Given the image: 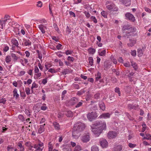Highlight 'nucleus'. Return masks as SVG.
Here are the masks:
<instances>
[{
  "label": "nucleus",
  "mask_w": 151,
  "mask_h": 151,
  "mask_svg": "<svg viewBox=\"0 0 151 151\" xmlns=\"http://www.w3.org/2000/svg\"><path fill=\"white\" fill-rule=\"evenodd\" d=\"M127 30L125 32L126 34L124 37L127 38H130L131 37L137 36V29L135 27H130L129 25L124 26L122 29V30L124 31Z\"/></svg>",
  "instance_id": "1"
},
{
  "label": "nucleus",
  "mask_w": 151,
  "mask_h": 151,
  "mask_svg": "<svg viewBox=\"0 0 151 151\" xmlns=\"http://www.w3.org/2000/svg\"><path fill=\"white\" fill-rule=\"evenodd\" d=\"M106 8L109 11L117 12L118 11V7L113 2L107 1L106 3Z\"/></svg>",
  "instance_id": "2"
},
{
  "label": "nucleus",
  "mask_w": 151,
  "mask_h": 151,
  "mask_svg": "<svg viewBox=\"0 0 151 151\" xmlns=\"http://www.w3.org/2000/svg\"><path fill=\"white\" fill-rule=\"evenodd\" d=\"M86 127V125L84 124L80 123L78 124H75L73 129L80 133Z\"/></svg>",
  "instance_id": "3"
},
{
  "label": "nucleus",
  "mask_w": 151,
  "mask_h": 151,
  "mask_svg": "<svg viewBox=\"0 0 151 151\" xmlns=\"http://www.w3.org/2000/svg\"><path fill=\"white\" fill-rule=\"evenodd\" d=\"M102 132L103 130H105L106 128V124L105 122L96 121L95 124Z\"/></svg>",
  "instance_id": "4"
},
{
  "label": "nucleus",
  "mask_w": 151,
  "mask_h": 151,
  "mask_svg": "<svg viewBox=\"0 0 151 151\" xmlns=\"http://www.w3.org/2000/svg\"><path fill=\"white\" fill-rule=\"evenodd\" d=\"M91 129L92 132L95 134L96 136H99L102 132L101 130L96 126L95 124L91 127Z\"/></svg>",
  "instance_id": "5"
},
{
  "label": "nucleus",
  "mask_w": 151,
  "mask_h": 151,
  "mask_svg": "<svg viewBox=\"0 0 151 151\" xmlns=\"http://www.w3.org/2000/svg\"><path fill=\"white\" fill-rule=\"evenodd\" d=\"M90 139V137L89 133L84 134L81 137V141L83 143H86Z\"/></svg>",
  "instance_id": "6"
},
{
  "label": "nucleus",
  "mask_w": 151,
  "mask_h": 151,
  "mask_svg": "<svg viewBox=\"0 0 151 151\" xmlns=\"http://www.w3.org/2000/svg\"><path fill=\"white\" fill-rule=\"evenodd\" d=\"M118 133L115 131H110L107 134V137L108 138L111 139H113L116 137Z\"/></svg>",
  "instance_id": "7"
},
{
  "label": "nucleus",
  "mask_w": 151,
  "mask_h": 151,
  "mask_svg": "<svg viewBox=\"0 0 151 151\" xmlns=\"http://www.w3.org/2000/svg\"><path fill=\"white\" fill-rule=\"evenodd\" d=\"M96 114L95 112L92 111L91 113H88L87 115V117L88 119L91 121L96 117Z\"/></svg>",
  "instance_id": "8"
},
{
  "label": "nucleus",
  "mask_w": 151,
  "mask_h": 151,
  "mask_svg": "<svg viewBox=\"0 0 151 151\" xmlns=\"http://www.w3.org/2000/svg\"><path fill=\"white\" fill-rule=\"evenodd\" d=\"M43 144L40 142L38 144H35L34 146V148L36 149L35 151H42L43 148Z\"/></svg>",
  "instance_id": "9"
},
{
  "label": "nucleus",
  "mask_w": 151,
  "mask_h": 151,
  "mask_svg": "<svg viewBox=\"0 0 151 151\" xmlns=\"http://www.w3.org/2000/svg\"><path fill=\"white\" fill-rule=\"evenodd\" d=\"M100 143L101 146L103 148H106L108 146V142L106 139H100Z\"/></svg>",
  "instance_id": "10"
},
{
  "label": "nucleus",
  "mask_w": 151,
  "mask_h": 151,
  "mask_svg": "<svg viewBox=\"0 0 151 151\" xmlns=\"http://www.w3.org/2000/svg\"><path fill=\"white\" fill-rule=\"evenodd\" d=\"M125 16L127 18L132 22H134L135 20L134 17L132 14L128 13L125 15Z\"/></svg>",
  "instance_id": "11"
},
{
  "label": "nucleus",
  "mask_w": 151,
  "mask_h": 151,
  "mask_svg": "<svg viewBox=\"0 0 151 151\" xmlns=\"http://www.w3.org/2000/svg\"><path fill=\"white\" fill-rule=\"evenodd\" d=\"M17 149H14V151H24V146L20 142H18L17 145Z\"/></svg>",
  "instance_id": "12"
},
{
  "label": "nucleus",
  "mask_w": 151,
  "mask_h": 151,
  "mask_svg": "<svg viewBox=\"0 0 151 151\" xmlns=\"http://www.w3.org/2000/svg\"><path fill=\"white\" fill-rule=\"evenodd\" d=\"M111 114H110L109 113H102L99 116V118L100 119H108L110 117Z\"/></svg>",
  "instance_id": "13"
},
{
  "label": "nucleus",
  "mask_w": 151,
  "mask_h": 151,
  "mask_svg": "<svg viewBox=\"0 0 151 151\" xmlns=\"http://www.w3.org/2000/svg\"><path fill=\"white\" fill-rule=\"evenodd\" d=\"M129 40L130 42L127 44L128 46L129 47H132L136 42V39H130Z\"/></svg>",
  "instance_id": "14"
},
{
  "label": "nucleus",
  "mask_w": 151,
  "mask_h": 151,
  "mask_svg": "<svg viewBox=\"0 0 151 151\" xmlns=\"http://www.w3.org/2000/svg\"><path fill=\"white\" fill-rule=\"evenodd\" d=\"M38 27L42 33L43 34H45V30L47 29V27L44 24H41L39 25Z\"/></svg>",
  "instance_id": "15"
},
{
  "label": "nucleus",
  "mask_w": 151,
  "mask_h": 151,
  "mask_svg": "<svg viewBox=\"0 0 151 151\" xmlns=\"http://www.w3.org/2000/svg\"><path fill=\"white\" fill-rule=\"evenodd\" d=\"M80 133L75 130H73L72 132V137L76 139H78L80 136Z\"/></svg>",
  "instance_id": "16"
},
{
  "label": "nucleus",
  "mask_w": 151,
  "mask_h": 151,
  "mask_svg": "<svg viewBox=\"0 0 151 151\" xmlns=\"http://www.w3.org/2000/svg\"><path fill=\"white\" fill-rule=\"evenodd\" d=\"M78 101L77 98H72L70 101L69 103L70 105H73L78 103Z\"/></svg>",
  "instance_id": "17"
},
{
  "label": "nucleus",
  "mask_w": 151,
  "mask_h": 151,
  "mask_svg": "<svg viewBox=\"0 0 151 151\" xmlns=\"http://www.w3.org/2000/svg\"><path fill=\"white\" fill-rule=\"evenodd\" d=\"M121 1L126 6H129L131 4V0H121Z\"/></svg>",
  "instance_id": "18"
},
{
  "label": "nucleus",
  "mask_w": 151,
  "mask_h": 151,
  "mask_svg": "<svg viewBox=\"0 0 151 151\" xmlns=\"http://www.w3.org/2000/svg\"><path fill=\"white\" fill-rule=\"evenodd\" d=\"M7 21L6 19H4L3 18L1 19L0 21V25L2 29H3L4 26H5V23Z\"/></svg>",
  "instance_id": "19"
},
{
  "label": "nucleus",
  "mask_w": 151,
  "mask_h": 151,
  "mask_svg": "<svg viewBox=\"0 0 151 151\" xmlns=\"http://www.w3.org/2000/svg\"><path fill=\"white\" fill-rule=\"evenodd\" d=\"M99 106L100 109L103 111H104L105 109V105L104 103L102 102H100L99 103Z\"/></svg>",
  "instance_id": "20"
},
{
  "label": "nucleus",
  "mask_w": 151,
  "mask_h": 151,
  "mask_svg": "<svg viewBox=\"0 0 151 151\" xmlns=\"http://www.w3.org/2000/svg\"><path fill=\"white\" fill-rule=\"evenodd\" d=\"M122 149V146L121 145H118L114 147V151H121Z\"/></svg>",
  "instance_id": "21"
},
{
  "label": "nucleus",
  "mask_w": 151,
  "mask_h": 151,
  "mask_svg": "<svg viewBox=\"0 0 151 151\" xmlns=\"http://www.w3.org/2000/svg\"><path fill=\"white\" fill-rule=\"evenodd\" d=\"M45 124H44L43 125L40 126V127L39 129V133H41L43 132L45 130L44 126Z\"/></svg>",
  "instance_id": "22"
},
{
  "label": "nucleus",
  "mask_w": 151,
  "mask_h": 151,
  "mask_svg": "<svg viewBox=\"0 0 151 151\" xmlns=\"http://www.w3.org/2000/svg\"><path fill=\"white\" fill-rule=\"evenodd\" d=\"M24 45L26 46L31 45V42L29 40L24 39Z\"/></svg>",
  "instance_id": "23"
},
{
  "label": "nucleus",
  "mask_w": 151,
  "mask_h": 151,
  "mask_svg": "<svg viewBox=\"0 0 151 151\" xmlns=\"http://www.w3.org/2000/svg\"><path fill=\"white\" fill-rule=\"evenodd\" d=\"M81 150L82 148L79 145H77L74 148L73 151H80Z\"/></svg>",
  "instance_id": "24"
},
{
  "label": "nucleus",
  "mask_w": 151,
  "mask_h": 151,
  "mask_svg": "<svg viewBox=\"0 0 151 151\" xmlns=\"http://www.w3.org/2000/svg\"><path fill=\"white\" fill-rule=\"evenodd\" d=\"M53 126L56 129L58 130L60 129V126L59 124L57 122H54L53 123Z\"/></svg>",
  "instance_id": "25"
},
{
  "label": "nucleus",
  "mask_w": 151,
  "mask_h": 151,
  "mask_svg": "<svg viewBox=\"0 0 151 151\" xmlns=\"http://www.w3.org/2000/svg\"><path fill=\"white\" fill-rule=\"evenodd\" d=\"M13 96H15L16 99H17L19 96V94L17 93V90L15 88L13 91Z\"/></svg>",
  "instance_id": "26"
},
{
  "label": "nucleus",
  "mask_w": 151,
  "mask_h": 151,
  "mask_svg": "<svg viewBox=\"0 0 151 151\" xmlns=\"http://www.w3.org/2000/svg\"><path fill=\"white\" fill-rule=\"evenodd\" d=\"M11 56L14 61H16L18 59V57L14 53H11Z\"/></svg>",
  "instance_id": "27"
},
{
  "label": "nucleus",
  "mask_w": 151,
  "mask_h": 151,
  "mask_svg": "<svg viewBox=\"0 0 151 151\" xmlns=\"http://www.w3.org/2000/svg\"><path fill=\"white\" fill-rule=\"evenodd\" d=\"M12 43L14 45H15L17 46H18V42L17 40L15 39H13L12 40Z\"/></svg>",
  "instance_id": "28"
},
{
  "label": "nucleus",
  "mask_w": 151,
  "mask_h": 151,
  "mask_svg": "<svg viewBox=\"0 0 151 151\" xmlns=\"http://www.w3.org/2000/svg\"><path fill=\"white\" fill-rule=\"evenodd\" d=\"M70 71L68 69H65L62 71V73L63 75H65L67 74H68Z\"/></svg>",
  "instance_id": "29"
},
{
  "label": "nucleus",
  "mask_w": 151,
  "mask_h": 151,
  "mask_svg": "<svg viewBox=\"0 0 151 151\" xmlns=\"http://www.w3.org/2000/svg\"><path fill=\"white\" fill-rule=\"evenodd\" d=\"M88 51L90 54H93L95 52V50L94 49L90 48L88 49Z\"/></svg>",
  "instance_id": "30"
},
{
  "label": "nucleus",
  "mask_w": 151,
  "mask_h": 151,
  "mask_svg": "<svg viewBox=\"0 0 151 151\" xmlns=\"http://www.w3.org/2000/svg\"><path fill=\"white\" fill-rule=\"evenodd\" d=\"M101 15L104 17L105 18H106L107 17V13L106 12L104 11H103L101 12Z\"/></svg>",
  "instance_id": "31"
},
{
  "label": "nucleus",
  "mask_w": 151,
  "mask_h": 151,
  "mask_svg": "<svg viewBox=\"0 0 151 151\" xmlns=\"http://www.w3.org/2000/svg\"><path fill=\"white\" fill-rule=\"evenodd\" d=\"M38 87V85L35 82H33L32 84V86L31 88L32 91L34 88H37Z\"/></svg>",
  "instance_id": "32"
},
{
  "label": "nucleus",
  "mask_w": 151,
  "mask_h": 151,
  "mask_svg": "<svg viewBox=\"0 0 151 151\" xmlns=\"http://www.w3.org/2000/svg\"><path fill=\"white\" fill-rule=\"evenodd\" d=\"M115 92L117 93L119 96H121V93L119 88L116 87L115 89Z\"/></svg>",
  "instance_id": "33"
},
{
  "label": "nucleus",
  "mask_w": 151,
  "mask_h": 151,
  "mask_svg": "<svg viewBox=\"0 0 151 151\" xmlns=\"http://www.w3.org/2000/svg\"><path fill=\"white\" fill-rule=\"evenodd\" d=\"M91 151H99V149L97 147L93 146L91 147Z\"/></svg>",
  "instance_id": "34"
},
{
  "label": "nucleus",
  "mask_w": 151,
  "mask_h": 151,
  "mask_svg": "<svg viewBox=\"0 0 151 151\" xmlns=\"http://www.w3.org/2000/svg\"><path fill=\"white\" fill-rule=\"evenodd\" d=\"M11 60V57L10 56L8 55L6 56V62L7 63L10 62Z\"/></svg>",
  "instance_id": "35"
},
{
  "label": "nucleus",
  "mask_w": 151,
  "mask_h": 151,
  "mask_svg": "<svg viewBox=\"0 0 151 151\" xmlns=\"http://www.w3.org/2000/svg\"><path fill=\"white\" fill-rule=\"evenodd\" d=\"M137 52L139 56H142L143 54V51L142 50L141 48H139L137 50Z\"/></svg>",
  "instance_id": "36"
},
{
  "label": "nucleus",
  "mask_w": 151,
  "mask_h": 151,
  "mask_svg": "<svg viewBox=\"0 0 151 151\" xmlns=\"http://www.w3.org/2000/svg\"><path fill=\"white\" fill-rule=\"evenodd\" d=\"M66 115L68 117H70L73 116V114L71 111H68L66 114Z\"/></svg>",
  "instance_id": "37"
},
{
  "label": "nucleus",
  "mask_w": 151,
  "mask_h": 151,
  "mask_svg": "<svg viewBox=\"0 0 151 151\" xmlns=\"http://www.w3.org/2000/svg\"><path fill=\"white\" fill-rule=\"evenodd\" d=\"M18 117L19 119L21 121L23 122L24 121L25 119L23 116L21 114H20L18 116Z\"/></svg>",
  "instance_id": "38"
},
{
  "label": "nucleus",
  "mask_w": 151,
  "mask_h": 151,
  "mask_svg": "<svg viewBox=\"0 0 151 151\" xmlns=\"http://www.w3.org/2000/svg\"><path fill=\"white\" fill-rule=\"evenodd\" d=\"M46 104H43L42 106H41V110H45L47 109V107L46 106Z\"/></svg>",
  "instance_id": "39"
},
{
  "label": "nucleus",
  "mask_w": 151,
  "mask_h": 151,
  "mask_svg": "<svg viewBox=\"0 0 151 151\" xmlns=\"http://www.w3.org/2000/svg\"><path fill=\"white\" fill-rule=\"evenodd\" d=\"M91 19L94 23H97V21L95 17L91 16Z\"/></svg>",
  "instance_id": "40"
},
{
  "label": "nucleus",
  "mask_w": 151,
  "mask_h": 151,
  "mask_svg": "<svg viewBox=\"0 0 151 151\" xmlns=\"http://www.w3.org/2000/svg\"><path fill=\"white\" fill-rule=\"evenodd\" d=\"M89 63L91 65H92L93 63V58L91 57H90L89 58Z\"/></svg>",
  "instance_id": "41"
},
{
  "label": "nucleus",
  "mask_w": 151,
  "mask_h": 151,
  "mask_svg": "<svg viewBox=\"0 0 151 151\" xmlns=\"http://www.w3.org/2000/svg\"><path fill=\"white\" fill-rule=\"evenodd\" d=\"M106 51L104 50L99 53V55L100 56H104L106 54Z\"/></svg>",
  "instance_id": "42"
},
{
  "label": "nucleus",
  "mask_w": 151,
  "mask_h": 151,
  "mask_svg": "<svg viewBox=\"0 0 151 151\" xmlns=\"http://www.w3.org/2000/svg\"><path fill=\"white\" fill-rule=\"evenodd\" d=\"M132 65L133 66V68L135 70H136L137 68V67L136 64L135 63H133L131 62Z\"/></svg>",
  "instance_id": "43"
},
{
  "label": "nucleus",
  "mask_w": 151,
  "mask_h": 151,
  "mask_svg": "<svg viewBox=\"0 0 151 151\" xmlns=\"http://www.w3.org/2000/svg\"><path fill=\"white\" fill-rule=\"evenodd\" d=\"M25 92L26 94L27 95H29L30 94V89L29 88L27 87L25 88Z\"/></svg>",
  "instance_id": "44"
},
{
  "label": "nucleus",
  "mask_w": 151,
  "mask_h": 151,
  "mask_svg": "<svg viewBox=\"0 0 151 151\" xmlns=\"http://www.w3.org/2000/svg\"><path fill=\"white\" fill-rule=\"evenodd\" d=\"M48 149L49 151H52V150L53 149V146L52 145L50 144V143H49V144Z\"/></svg>",
  "instance_id": "45"
},
{
  "label": "nucleus",
  "mask_w": 151,
  "mask_h": 151,
  "mask_svg": "<svg viewBox=\"0 0 151 151\" xmlns=\"http://www.w3.org/2000/svg\"><path fill=\"white\" fill-rule=\"evenodd\" d=\"M53 27L55 30L59 32V29L58 27L57 26V24H54L53 25Z\"/></svg>",
  "instance_id": "46"
},
{
  "label": "nucleus",
  "mask_w": 151,
  "mask_h": 151,
  "mask_svg": "<svg viewBox=\"0 0 151 151\" xmlns=\"http://www.w3.org/2000/svg\"><path fill=\"white\" fill-rule=\"evenodd\" d=\"M37 4H38L37 5V7H41L42 6V4L41 1H38L37 2Z\"/></svg>",
  "instance_id": "47"
},
{
  "label": "nucleus",
  "mask_w": 151,
  "mask_h": 151,
  "mask_svg": "<svg viewBox=\"0 0 151 151\" xmlns=\"http://www.w3.org/2000/svg\"><path fill=\"white\" fill-rule=\"evenodd\" d=\"M128 146L130 148H134L136 146V145L135 144H133L131 143H129Z\"/></svg>",
  "instance_id": "48"
},
{
  "label": "nucleus",
  "mask_w": 151,
  "mask_h": 151,
  "mask_svg": "<svg viewBox=\"0 0 151 151\" xmlns=\"http://www.w3.org/2000/svg\"><path fill=\"white\" fill-rule=\"evenodd\" d=\"M83 104V102L82 101L80 102H79L78 103L76 106V108L79 107L81 106Z\"/></svg>",
  "instance_id": "49"
},
{
  "label": "nucleus",
  "mask_w": 151,
  "mask_h": 151,
  "mask_svg": "<svg viewBox=\"0 0 151 151\" xmlns=\"http://www.w3.org/2000/svg\"><path fill=\"white\" fill-rule=\"evenodd\" d=\"M84 14L87 18H89L90 17V14L88 12L86 11L84 12Z\"/></svg>",
  "instance_id": "50"
},
{
  "label": "nucleus",
  "mask_w": 151,
  "mask_h": 151,
  "mask_svg": "<svg viewBox=\"0 0 151 151\" xmlns=\"http://www.w3.org/2000/svg\"><path fill=\"white\" fill-rule=\"evenodd\" d=\"M6 99H5L2 98L0 99V103L4 104L6 101Z\"/></svg>",
  "instance_id": "51"
},
{
  "label": "nucleus",
  "mask_w": 151,
  "mask_h": 151,
  "mask_svg": "<svg viewBox=\"0 0 151 151\" xmlns=\"http://www.w3.org/2000/svg\"><path fill=\"white\" fill-rule=\"evenodd\" d=\"M135 107L132 104H129L128 105V108L129 109H133Z\"/></svg>",
  "instance_id": "52"
},
{
  "label": "nucleus",
  "mask_w": 151,
  "mask_h": 151,
  "mask_svg": "<svg viewBox=\"0 0 151 151\" xmlns=\"http://www.w3.org/2000/svg\"><path fill=\"white\" fill-rule=\"evenodd\" d=\"M47 78H44L42 79V83L44 84L45 85L46 84V83H47Z\"/></svg>",
  "instance_id": "53"
},
{
  "label": "nucleus",
  "mask_w": 151,
  "mask_h": 151,
  "mask_svg": "<svg viewBox=\"0 0 151 151\" xmlns=\"http://www.w3.org/2000/svg\"><path fill=\"white\" fill-rule=\"evenodd\" d=\"M64 114L61 113H59L58 114V117L59 118H61L63 116Z\"/></svg>",
  "instance_id": "54"
},
{
  "label": "nucleus",
  "mask_w": 151,
  "mask_h": 151,
  "mask_svg": "<svg viewBox=\"0 0 151 151\" xmlns=\"http://www.w3.org/2000/svg\"><path fill=\"white\" fill-rule=\"evenodd\" d=\"M69 14L70 16L72 17H76V15L72 11L69 12Z\"/></svg>",
  "instance_id": "55"
},
{
  "label": "nucleus",
  "mask_w": 151,
  "mask_h": 151,
  "mask_svg": "<svg viewBox=\"0 0 151 151\" xmlns=\"http://www.w3.org/2000/svg\"><path fill=\"white\" fill-rule=\"evenodd\" d=\"M67 59L68 60L71 61H73L74 60L73 57L70 56L68 57Z\"/></svg>",
  "instance_id": "56"
},
{
  "label": "nucleus",
  "mask_w": 151,
  "mask_h": 151,
  "mask_svg": "<svg viewBox=\"0 0 151 151\" xmlns=\"http://www.w3.org/2000/svg\"><path fill=\"white\" fill-rule=\"evenodd\" d=\"M131 55L133 56H134L136 55V50H134L131 52Z\"/></svg>",
  "instance_id": "57"
},
{
  "label": "nucleus",
  "mask_w": 151,
  "mask_h": 151,
  "mask_svg": "<svg viewBox=\"0 0 151 151\" xmlns=\"http://www.w3.org/2000/svg\"><path fill=\"white\" fill-rule=\"evenodd\" d=\"M48 71L51 73H55L56 72L55 70L54 69L52 68L49 69Z\"/></svg>",
  "instance_id": "58"
},
{
  "label": "nucleus",
  "mask_w": 151,
  "mask_h": 151,
  "mask_svg": "<svg viewBox=\"0 0 151 151\" xmlns=\"http://www.w3.org/2000/svg\"><path fill=\"white\" fill-rule=\"evenodd\" d=\"M66 31L67 32H68L69 34L71 32V29L69 28L68 26H67Z\"/></svg>",
  "instance_id": "59"
},
{
  "label": "nucleus",
  "mask_w": 151,
  "mask_h": 151,
  "mask_svg": "<svg viewBox=\"0 0 151 151\" xmlns=\"http://www.w3.org/2000/svg\"><path fill=\"white\" fill-rule=\"evenodd\" d=\"M45 66L46 69L48 70L49 68L50 67V64L48 63H45Z\"/></svg>",
  "instance_id": "60"
},
{
  "label": "nucleus",
  "mask_w": 151,
  "mask_h": 151,
  "mask_svg": "<svg viewBox=\"0 0 151 151\" xmlns=\"http://www.w3.org/2000/svg\"><path fill=\"white\" fill-rule=\"evenodd\" d=\"M72 51L69 50H68L65 52V54L67 55H68L69 54H70L72 53Z\"/></svg>",
  "instance_id": "61"
},
{
  "label": "nucleus",
  "mask_w": 151,
  "mask_h": 151,
  "mask_svg": "<svg viewBox=\"0 0 151 151\" xmlns=\"http://www.w3.org/2000/svg\"><path fill=\"white\" fill-rule=\"evenodd\" d=\"M9 50V47L8 46H5L3 49V50L5 52H6Z\"/></svg>",
  "instance_id": "62"
},
{
  "label": "nucleus",
  "mask_w": 151,
  "mask_h": 151,
  "mask_svg": "<svg viewBox=\"0 0 151 151\" xmlns=\"http://www.w3.org/2000/svg\"><path fill=\"white\" fill-rule=\"evenodd\" d=\"M118 61L120 63H123V60L122 58V57H120L118 59Z\"/></svg>",
  "instance_id": "63"
},
{
  "label": "nucleus",
  "mask_w": 151,
  "mask_h": 151,
  "mask_svg": "<svg viewBox=\"0 0 151 151\" xmlns=\"http://www.w3.org/2000/svg\"><path fill=\"white\" fill-rule=\"evenodd\" d=\"M62 46V45L60 44H58V45L56 46V47L58 50H60V49L61 47Z\"/></svg>",
  "instance_id": "64"
}]
</instances>
